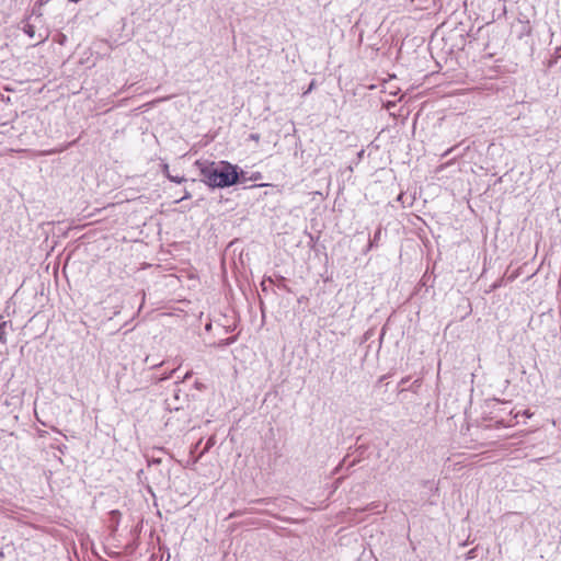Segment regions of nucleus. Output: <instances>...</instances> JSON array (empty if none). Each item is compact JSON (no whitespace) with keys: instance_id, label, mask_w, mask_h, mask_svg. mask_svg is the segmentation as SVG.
Masks as SVG:
<instances>
[{"instance_id":"14","label":"nucleus","mask_w":561,"mask_h":561,"mask_svg":"<svg viewBox=\"0 0 561 561\" xmlns=\"http://www.w3.org/2000/svg\"><path fill=\"white\" fill-rule=\"evenodd\" d=\"M455 149H456V148H450V149H448V150H447L443 156H444V157L448 156V153H449V152H451V151H454Z\"/></svg>"},{"instance_id":"11","label":"nucleus","mask_w":561,"mask_h":561,"mask_svg":"<svg viewBox=\"0 0 561 561\" xmlns=\"http://www.w3.org/2000/svg\"><path fill=\"white\" fill-rule=\"evenodd\" d=\"M379 236H380V230L376 231V233L374 236V241L379 240Z\"/></svg>"},{"instance_id":"12","label":"nucleus","mask_w":561,"mask_h":561,"mask_svg":"<svg viewBox=\"0 0 561 561\" xmlns=\"http://www.w3.org/2000/svg\"><path fill=\"white\" fill-rule=\"evenodd\" d=\"M408 381H409L408 377L402 378L401 381H400V385H405Z\"/></svg>"},{"instance_id":"1","label":"nucleus","mask_w":561,"mask_h":561,"mask_svg":"<svg viewBox=\"0 0 561 561\" xmlns=\"http://www.w3.org/2000/svg\"><path fill=\"white\" fill-rule=\"evenodd\" d=\"M197 164L199 165L202 181L211 188L230 187L245 181V179H241L244 172L229 161L197 162Z\"/></svg>"},{"instance_id":"10","label":"nucleus","mask_w":561,"mask_h":561,"mask_svg":"<svg viewBox=\"0 0 561 561\" xmlns=\"http://www.w3.org/2000/svg\"><path fill=\"white\" fill-rule=\"evenodd\" d=\"M403 197H404V194H403V193H401V194H399V196H398L397 201H398V202H401V203H404V202H403Z\"/></svg>"},{"instance_id":"2","label":"nucleus","mask_w":561,"mask_h":561,"mask_svg":"<svg viewBox=\"0 0 561 561\" xmlns=\"http://www.w3.org/2000/svg\"><path fill=\"white\" fill-rule=\"evenodd\" d=\"M144 362L146 364H148V370L146 371V378L147 379H150L151 382H156V381H162L164 379H168L170 377V375L174 371L173 369L171 370H168V369H163L162 366H163V360H151L149 359V357H146L144 359Z\"/></svg>"},{"instance_id":"8","label":"nucleus","mask_w":561,"mask_h":561,"mask_svg":"<svg viewBox=\"0 0 561 561\" xmlns=\"http://www.w3.org/2000/svg\"><path fill=\"white\" fill-rule=\"evenodd\" d=\"M213 444H214V438H209L208 442L206 443V446H205L203 453L208 451V449L213 446Z\"/></svg>"},{"instance_id":"5","label":"nucleus","mask_w":561,"mask_h":561,"mask_svg":"<svg viewBox=\"0 0 561 561\" xmlns=\"http://www.w3.org/2000/svg\"><path fill=\"white\" fill-rule=\"evenodd\" d=\"M234 341H236V337H233V336L227 337V339L219 341L218 346H228V345L232 344Z\"/></svg>"},{"instance_id":"6","label":"nucleus","mask_w":561,"mask_h":561,"mask_svg":"<svg viewBox=\"0 0 561 561\" xmlns=\"http://www.w3.org/2000/svg\"><path fill=\"white\" fill-rule=\"evenodd\" d=\"M191 196H192L191 193L187 190H184V195L182 197H180L179 199H176L175 203H180L184 199H188V198H191Z\"/></svg>"},{"instance_id":"16","label":"nucleus","mask_w":561,"mask_h":561,"mask_svg":"<svg viewBox=\"0 0 561 561\" xmlns=\"http://www.w3.org/2000/svg\"><path fill=\"white\" fill-rule=\"evenodd\" d=\"M523 414L526 415L527 417L530 416L527 411H524Z\"/></svg>"},{"instance_id":"13","label":"nucleus","mask_w":561,"mask_h":561,"mask_svg":"<svg viewBox=\"0 0 561 561\" xmlns=\"http://www.w3.org/2000/svg\"><path fill=\"white\" fill-rule=\"evenodd\" d=\"M257 503H267L268 500L267 499H260V500H256Z\"/></svg>"},{"instance_id":"7","label":"nucleus","mask_w":561,"mask_h":561,"mask_svg":"<svg viewBox=\"0 0 561 561\" xmlns=\"http://www.w3.org/2000/svg\"><path fill=\"white\" fill-rule=\"evenodd\" d=\"M262 179V174L260 172H255L250 176V180L257 181Z\"/></svg>"},{"instance_id":"3","label":"nucleus","mask_w":561,"mask_h":561,"mask_svg":"<svg viewBox=\"0 0 561 561\" xmlns=\"http://www.w3.org/2000/svg\"><path fill=\"white\" fill-rule=\"evenodd\" d=\"M518 415H519V412H516L513 414V410H510L508 416L506 419L501 417L500 420L496 421V423L499 424V426L512 427L515 424H517L516 419L518 417Z\"/></svg>"},{"instance_id":"15","label":"nucleus","mask_w":561,"mask_h":561,"mask_svg":"<svg viewBox=\"0 0 561 561\" xmlns=\"http://www.w3.org/2000/svg\"><path fill=\"white\" fill-rule=\"evenodd\" d=\"M151 561H160V559H158V557H156L154 554L151 556Z\"/></svg>"},{"instance_id":"17","label":"nucleus","mask_w":561,"mask_h":561,"mask_svg":"<svg viewBox=\"0 0 561 561\" xmlns=\"http://www.w3.org/2000/svg\"><path fill=\"white\" fill-rule=\"evenodd\" d=\"M141 299H142V302H144L145 301V293L144 291H142Z\"/></svg>"},{"instance_id":"9","label":"nucleus","mask_w":561,"mask_h":561,"mask_svg":"<svg viewBox=\"0 0 561 561\" xmlns=\"http://www.w3.org/2000/svg\"><path fill=\"white\" fill-rule=\"evenodd\" d=\"M249 139L257 142L260 140V135L259 134H250Z\"/></svg>"},{"instance_id":"4","label":"nucleus","mask_w":561,"mask_h":561,"mask_svg":"<svg viewBox=\"0 0 561 561\" xmlns=\"http://www.w3.org/2000/svg\"><path fill=\"white\" fill-rule=\"evenodd\" d=\"M160 167H161V169H162V171H163L164 175H165L170 181H172V182H174V183H178V184H181V183H183V182H185V181H186V179H185L183 175L181 176V175H174V174H171V173L169 172V165H168L167 163H161V164H160Z\"/></svg>"}]
</instances>
